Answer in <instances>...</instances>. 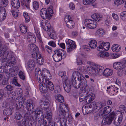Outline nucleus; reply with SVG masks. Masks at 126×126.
Listing matches in <instances>:
<instances>
[{
	"label": "nucleus",
	"mask_w": 126,
	"mask_h": 126,
	"mask_svg": "<svg viewBox=\"0 0 126 126\" xmlns=\"http://www.w3.org/2000/svg\"><path fill=\"white\" fill-rule=\"evenodd\" d=\"M72 82L73 86L76 88H79L81 91L85 90L86 88L87 82L86 79L81 76L77 71L73 73Z\"/></svg>",
	"instance_id": "nucleus-1"
},
{
	"label": "nucleus",
	"mask_w": 126,
	"mask_h": 126,
	"mask_svg": "<svg viewBox=\"0 0 126 126\" xmlns=\"http://www.w3.org/2000/svg\"><path fill=\"white\" fill-rule=\"evenodd\" d=\"M13 53L12 52H9L6 53L3 55L4 56H5V57H3V58L2 60V63L5 62L10 61V62L7 63L5 65L7 66V68L9 69V77H12L15 76V68L14 67L16 62H15V58L13 56Z\"/></svg>",
	"instance_id": "nucleus-2"
},
{
	"label": "nucleus",
	"mask_w": 126,
	"mask_h": 126,
	"mask_svg": "<svg viewBox=\"0 0 126 126\" xmlns=\"http://www.w3.org/2000/svg\"><path fill=\"white\" fill-rule=\"evenodd\" d=\"M58 114L60 116L61 126H71L69 123L66 124L67 119L69 112L68 108L64 104H63L60 105Z\"/></svg>",
	"instance_id": "nucleus-3"
},
{
	"label": "nucleus",
	"mask_w": 126,
	"mask_h": 126,
	"mask_svg": "<svg viewBox=\"0 0 126 126\" xmlns=\"http://www.w3.org/2000/svg\"><path fill=\"white\" fill-rule=\"evenodd\" d=\"M39 89L41 92L43 94L46 93L48 88L50 91H53L54 89L53 83L50 81L45 79L43 83H39Z\"/></svg>",
	"instance_id": "nucleus-4"
},
{
	"label": "nucleus",
	"mask_w": 126,
	"mask_h": 126,
	"mask_svg": "<svg viewBox=\"0 0 126 126\" xmlns=\"http://www.w3.org/2000/svg\"><path fill=\"white\" fill-rule=\"evenodd\" d=\"M49 102L46 101H44L42 100L40 101V107L46 111V113L45 114V118L47 120L48 122L51 121L52 120V114L50 111H48L49 107Z\"/></svg>",
	"instance_id": "nucleus-5"
},
{
	"label": "nucleus",
	"mask_w": 126,
	"mask_h": 126,
	"mask_svg": "<svg viewBox=\"0 0 126 126\" xmlns=\"http://www.w3.org/2000/svg\"><path fill=\"white\" fill-rule=\"evenodd\" d=\"M52 8V6H50L49 8L47 9V11L46 8H42L40 12V14L42 17L44 19L47 18L50 19L53 13Z\"/></svg>",
	"instance_id": "nucleus-6"
},
{
	"label": "nucleus",
	"mask_w": 126,
	"mask_h": 126,
	"mask_svg": "<svg viewBox=\"0 0 126 126\" xmlns=\"http://www.w3.org/2000/svg\"><path fill=\"white\" fill-rule=\"evenodd\" d=\"M79 97L80 102L84 100L85 102L87 104L91 103L95 97V95L92 93L88 95L87 96H84L83 94H79Z\"/></svg>",
	"instance_id": "nucleus-7"
},
{
	"label": "nucleus",
	"mask_w": 126,
	"mask_h": 126,
	"mask_svg": "<svg viewBox=\"0 0 126 126\" xmlns=\"http://www.w3.org/2000/svg\"><path fill=\"white\" fill-rule=\"evenodd\" d=\"M29 49L31 52L32 56L33 58H35V57L37 56L39 57L40 56V54L39 52L38 48L35 45L33 44H30L28 45Z\"/></svg>",
	"instance_id": "nucleus-8"
},
{
	"label": "nucleus",
	"mask_w": 126,
	"mask_h": 126,
	"mask_svg": "<svg viewBox=\"0 0 126 126\" xmlns=\"http://www.w3.org/2000/svg\"><path fill=\"white\" fill-rule=\"evenodd\" d=\"M31 115V117L29 118H31L32 119L37 120L38 117L42 118L43 117L44 114L42 112V111H41L38 109H36L35 111H32V112H31V114L30 115H27L26 114V116Z\"/></svg>",
	"instance_id": "nucleus-9"
},
{
	"label": "nucleus",
	"mask_w": 126,
	"mask_h": 126,
	"mask_svg": "<svg viewBox=\"0 0 126 126\" xmlns=\"http://www.w3.org/2000/svg\"><path fill=\"white\" fill-rule=\"evenodd\" d=\"M116 117L115 113L113 112L106 117H105L102 121L103 125H109L111 124L112 121Z\"/></svg>",
	"instance_id": "nucleus-10"
},
{
	"label": "nucleus",
	"mask_w": 126,
	"mask_h": 126,
	"mask_svg": "<svg viewBox=\"0 0 126 126\" xmlns=\"http://www.w3.org/2000/svg\"><path fill=\"white\" fill-rule=\"evenodd\" d=\"M63 87L65 91L67 93H69L71 90V85L72 84V80L71 81L69 80L68 78H64L63 79Z\"/></svg>",
	"instance_id": "nucleus-11"
},
{
	"label": "nucleus",
	"mask_w": 126,
	"mask_h": 126,
	"mask_svg": "<svg viewBox=\"0 0 126 126\" xmlns=\"http://www.w3.org/2000/svg\"><path fill=\"white\" fill-rule=\"evenodd\" d=\"M66 43L67 46V51L69 53L73 51L76 47L75 42L70 39H68L66 41Z\"/></svg>",
	"instance_id": "nucleus-12"
},
{
	"label": "nucleus",
	"mask_w": 126,
	"mask_h": 126,
	"mask_svg": "<svg viewBox=\"0 0 126 126\" xmlns=\"http://www.w3.org/2000/svg\"><path fill=\"white\" fill-rule=\"evenodd\" d=\"M34 104L33 101L29 99L27 100L26 104V109L27 110V112H26L27 115H30L32 111L34 108Z\"/></svg>",
	"instance_id": "nucleus-13"
},
{
	"label": "nucleus",
	"mask_w": 126,
	"mask_h": 126,
	"mask_svg": "<svg viewBox=\"0 0 126 126\" xmlns=\"http://www.w3.org/2000/svg\"><path fill=\"white\" fill-rule=\"evenodd\" d=\"M65 20L66 21V24L68 28H72L75 26V23L70 15H66L65 17Z\"/></svg>",
	"instance_id": "nucleus-14"
},
{
	"label": "nucleus",
	"mask_w": 126,
	"mask_h": 126,
	"mask_svg": "<svg viewBox=\"0 0 126 126\" xmlns=\"http://www.w3.org/2000/svg\"><path fill=\"white\" fill-rule=\"evenodd\" d=\"M104 106L103 104L100 102H98L96 103L95 102H93L91 103L89 107L92 108L93 110H94L96 111L103 107Z\"/></svg>",
	"instance_id": "nucleus-15"
},
{
	"label": "nucleus",
	"mask_w": 126,
	"mask_h": 126,
	"mask_svg": "<svg viewBox=\"0 0 126 126\" xmlns=\"http://www.w3.org/2000/svg\"><path fill=\"white\" fill-rule=\"evenodd\" d=\"M113 67L117 70H121L126 67V62L121 63L115 62L113 63Z\"/></svg>",
	"instance_id": "nucleus-16"
},
{
	"label": "nucleus",
	"mask_w": 126,
	"mask_h": 126,
	"mask_svg": "<svg viewBox=\"0 0 126 126\" xmlns=\"http://www.w3.org/2000/svg\"><path fill=\"white\" fill-rule=\"evenodd\" d=\"M41 25L44 30L48 32L52 28L51 27V25L49 22L47 20H43L41 22Z\"/></svg>",
	"instance_id": "nucleus-17"
},
{
	"label": "nucleus",
	"mask_w": 126,
	"mask_h": 126,
	"mask_svg": "<svg viewBox=\"0 0 126 126\" xmlns=\"http://www.w3.org/2000/svg\"><path fill=\"white\" fill-rule=\"evenodd\" d=\"M6 13L5 8L0 6V21H3L6 18Z\"/></svg>",
	"instance_id": "nucleus-18"
},
{
	"label": "nucleus",
	"mask_w": 126,
	"mask_h": 126,
	"mask_svg": "<svg viewBox=\"0 0 126 126\" xmlns=\"http://www.w3.org/2000/svg\"><path fill=\"white\" fill-rule=\"evenodd\" d=\"M35 74L36 77L37 78V80L39 83H41L42 80L41 79L43 80L42 73L40 69L39 68H36L35 70Z\"/></svg>",
	"instance_id": "nucleus-19"
},
{
	"label": "nucleus",
	"mask_w": 126,
	"mask_h": 126,
	"mask_svg": "<svg viewBox=\"0 0 126 126\" xmlns=\"http://www.w3.org/2000/svg\"><path fill=\"white\" fill-rule=\"evenodd\" d=\"M87 69L90 71V73L94 76H96L98 75V71L96 67H94L90 66L88 67Z\"/></svg>",
	"instance_id": "nucleus-20"
},
{
	"label": "nucleus",
	"mask_w": 126,
	"mask_h": 126,
	"mask_svg": "<svg viewBox=\"0 0 126 126\" xmlns=\"http://www.w3.org/2000/svg\"><path fill=\"white\" fill-rule=\"evenodd\" d=\"M29 118L26 117V119H23L21 121L16 122L18 126H26L29 125Z\"/></svg>",
	"instance_id": "nucleus-21"
},
{
	"label": "nucleus",
	"mask_w": 126,
	"mask_h": 126,
	"mask_svg": "<svg viewBox=\"0 0 126 126\" xmlns=\"http://www.w3.org/2000/svg\"><path fill=\"white\" fill-rule=\"evenodd\" d=\"M111 111V109L110 106L105 107L104 109L100 110V113L105 116L110 112Z\"/></svg>",
	"instance_id": "nucleus-22"
},
{
	"label": "nucleus",
	"mask_w": 126,
	"mask_h": 126,
	"mask_svg": "<svg viewBox=\"0 0 126 126\" xmlns=\"http://www.w3.org/2000/svg\"><path fill=\"white\" fill-rule=\"evenodd\" d=\"M54 53H55L58 55H60L63 58H64L65 57V52L62 49H56L55 50Z\"/></svg>",
	"instance_id": "nucleus-23"
},
{
	"label": "nucleus",
	"mask_w": 126,
	"mask_h": 126,
	"mask_svg": "<svg viewBox=\"0 0 126 126\" xmlns=\"http://www.w3.org/2000/svg\"><path fill=\"white\" fill-rule=\"evenodd\" d=\"M27 40L32 44L35 43L36 41V38L35 36L33 34H29L27 37Z\"/></svg>",
	"instance_id": "nucleus-24"
},
{
	"label": "nucleus",
	"mask_w": 126,
	"mask_h": 126,
	"mask_svg": "<svg viewBox=\"0 0 126 126\" xmlns=\"http://www.w3.org/2000/svg\"><path fill=\"white\" fill-rule=\"evenodd\" d=\"M35 62L33 60H29L28 62L27 68L29 70H32L35 66Z\"/></svg>",
	"instance_id": "nucleus-25"
},
{
	"label": "nucleus",
	"mask_w": 126,
	"mask_h": 126,
	"mask_svg": "<svg viewBox=\"0 0 126 126\" xmlns=\"http://www.w3.org/2000/svg\"><path fill=\"white\" fill-rule=\"evenodd\" d=\"M49 35L52 39H55L56 38V35L52 28L48 32Z\"/></svg>",
	"instance_id": "nucleus-26"
},
{
	"label": "nucleus",
	"mask_w": 126,
	"mask_h": 126,
	"mask_svg": "<svg viewBox=\"0 0 126 126\" xmlns=\"http://www.w3.org/2000/svg\"><path fill=\"white\" fill-rule=\"evenodd\" d=\"M113 72L112 70L108 68H106L105 70L103 75L106 77H108L111 76L113 74Z\"/></svg>",
	"instance_id": "nucleus-27"
},
{
	"label": "nucleus",
	"mask_w": 126,
	"mask_h": 126,
	"mask_svg": "<svg viewBox=\"0 0 126 126\" xmlns=\"http://www.w3.org/2000/svg\"><path fill=\"white\" fill-rule=\"evenodd\" d=\"M115 118L113 122V124L116 126L119 125L123 119V116L122 115H120L118 119H116Z\"/></svg>",
	"instance_id": "nucleus-28"
},
{
	"label": "nucleus",
	"mask_w": 126,
	"mask_h": 126,
	"mask_svg": "<svg viewBox=\"0 0 126 126\" xmlns=\"http://www.w3.org/2000/svg\"><path fill=\"white\" fill-rule=\"evenodd\" d=\"M111 49L113 51L117 52H119L120 51L121 47L118 45L115 44L113 45L112 46Z\"/></svg>",
	"instance_id": "nucleus-29"
},
{
	"label": "nucleus",
	"mask_w": 126,
	"mask_h": 126,
	"mask_svg": "<svg viewBox=\"0 0 126 126\" xmlns=\"http://www.w3.org/2000/svg\"><path fill=\"white\" fill-rule=\"evenodd\" d=\"M95 0H83V2L84 5L93 4L92 5L94 6L95 5V4L94 3Z\"/></svg>",
	"instance_id": "nucleus-30"
},
{
	"label": "nucleus",
	"mask_w": 126,
	"mask_h": 126,
	"mask_svg": "<svg viewBox=\"0 0 126 126\" xmlns=\"http://www.w3.org/2000/svg\"><path fill=\"white\" fill-rule=\"evenodd\" d=\"M89 45L91 48H95L97 46V43L95 40H92L89 42Z\"/></svg>",
	"instance_id": "nucleus-31"
},
{
	"label": "nucleus",
	"mask_w": 126,
	"mask_h": 126,
	"mask_svg": "<svg viewBox=\"0 0 126 126\" xmlns=\"http://www.w3.org/2000/svg\"><path fill=\"white\" fill-rule=\"evenodd\" d=\"M96 67L98 71V74L100 75H103L105 70L104 67L101 66H98Z\"/></svg>",
	"instance_id": "nucleus-32"
},
{
	"label": "nucleus",
	"mask_w": 126,
	"mask_h": 126,
	"mask_svg": "<svg viewBox=\"0 0 126 126\" xmlns=\"http://www.w3.org/2000/svg\"><path fill=\"white\" fill-rule=\"evenodd\" d=\"M92 17L95 20L98 21L102 18V16L97 13H95L92 15Z\"/></svg>",
	"instance_id": "nucleus-33"
},
{
	"label": "nucleus",
	"mask_w": 126,
	"mask_h": 126,
	"mask_svg": "<svg viewBox=\"0 0 126 126\" xmlns=\"http://www.w3.org/2000/svg\"><path fill=\"white\" fill-rule=\"evenodd\" d=\"M26 117L29 118V124L30 123L31 126H35L37 124V120L30 118L28 116H26Z\"/></svg>",
	"instance_id": "nucleus-34"
},
{
	"label": "nucleus",
	"mask_w": 126,
	"mask_h": 126,
	"mask_svg": "<svg viewBox=\"0 0 126 126\" xmlns=\"http://www.w3.org/2000/svg\"><path fill=\"white\" fill-rule=\"evenodd\" d=\"M55 98L57 101H59L61 103H62L64 101L63 97L61 95H56L55 96Z\"/></svg>",
	"instance_id": "nucleus-35"
},
{
	"label": "nucleus",
	"mask_w": 126,
	"mask_h": 126,
	"mask_svg": "<svg viewBox=\"0 0 126 126\" xmlns=\"http://www.w3.org/2000/svg\"><path fill=\"white\" fill-rule=\"evenodd\" d=\"M115 90H117L118 89V88L117 87H115L114 85H111L110 86L107 87V91L109 92H110L111 91H115Z\"/></svg>",
	"instance_id": "nucleus-36"
},
{
	"label": "nucleus",
	"mask_w": 126,
	"mask_h": 126,
	"mask_svg": "<svg viewBox=\"0 0 126 126\" xmlns=\"http://www.w3.org/2000/svg\"><path fill=\"white\" fill-rule=\"evenodd\" d=\"M54 61L56 62H58L61 61L63 58L60 55H58L55 53L52 56Z\"/></svg>",
	"instance_id": "nucleus-37"
},
{
	"label": "nucleus",
	"mask_w": 126,
	"mask_h": 126,
	"mask_svg": "<svg viewBox=\"0 0 126 126\" xmlns=\"http://www.w3.org/2000/svg\"><path fill=\"white\" fill-rule=\"evenodd\" d=\"M100 113V111L99 113H96L94 114V120L96 121H97L101 119V116L102 117L104 116L103 114H101Z\"/></svg>",
	"instance_id": "nucleus-38"
},
{
	"label": "nucleus",
	"mask_w": 126,
	"mask_h": 126,
	"mask_svg": "<svg viewBox=\"0 0 126 126\" xmlns=\"http://www.w3.org/2000/svg\"><path fill=\"white\" fill-rule=\"evenodd\" d=\"M18 76L19 78L23 80H26V77L25 73L20 70L18 73Z\"/></svg>",
	"instance_id": "nucleus-39"
},
{
	"label": "nucleus",
	"mask_w": 126,
	"mask_h": 126,
	"mask_svg": "<svg viewBox=\"0 0 126 126\" xmlns=\"http://www.w3.org/2000/svg\"><path fill=\"white\" fill-rule=\"evenodd\" d=\"M109 54L108 52H100L97 54V56L99 57L104 58L109 56Z\"/></svg>",
	"instance_id": "nucleus-40"
},
{
	"label": "nucleus",
	"mask_w": 126,
	"mask_h": 126,
	"mask_svg": "<svg viewBox=\"0 0 126 126\" xmlns=\"http://www.w3.org/2000/svg\"><path fill=\"white\" fill-rule=\"evenodd\" d=\"M20 29L22 33H25L27 32V27L24 24H21L20 25Z\"/></svg>",
	"instance_id": "nucleus-41"
},
{
	"label": "nucleus",
	"mask_w": 126,
	"mask_h": 126,
	"mask_svg": "<svg viewBox=\"0 0 126 126\" xmlns=\"http://www.w3.org/2000/svg\"><path fill=\"white\" fill-rule=\"evenodd\" d=\"M92 22H91L90 25L88 26V27L90 29H93L97 26V22L94 20H92Z\"/></svg>",
	"instance_id": "nucleus-42"
},
{
	"label": "nucleus",
	"mask_w": 126,
	"mask_h": 126,
	"mask_svg": "<svg viewBox=\"0 0 126 126\" xmlns=\"http://www.w3.org/2000/svg\"><path fill=\"white\" fill-rule=\"evenodd\" d=\"M16 93L18 96L17 98H16V99H17V100H18L19 99H20V98L21 99L22 98V90L20 88L17 89L16 90Z\"/></svg>",
	"instance_id": "nucleus-43"
},
{
	"label": "nucleus",
	"mask_w": 126,
	"mask_h": 126,
	"mask_svg": "<svg viewBox=\"0 0 126 126\" xmlns=\"http://www.w3.org/2000/svg\"><path fill=\"white\" fill-rule=\"evenodd\" d=\"M103 47L106 48V50L107 51L109 50L110 47V43L108 42H102L100 43Z\"/></svg>",
	"instance_id": "nucleus-44"
},
{
	"label": "nucleus",
	"mask_w": 126,
	"mask_h": 126,
	"mask_svg": "<svg viewBox=\"0 0 126 126\" xmlns=\"http://www.w3.org/2000/svg\"><path fill=\"white\" fill-rule=\"evenodd\" d=\"M3 114L5 115H11L13 113L12 109H8L4 110L3 111Z\"/></svg>",
	"instance_id": "nucleus-45"
},
{
	"label": "nucleus",
	"mask_w": 126,
	"mask_h": 126,
	"mask_svg": "<svg viewBox=\"0 0 126 126\" xmlns=\"http://www.w3.org/2000/svg\"><path fill=\"white\" fill-rule=\"evenodd\" d=\"M35 58H36L37 59L36 61L37 63L41 65H42L44 63V60L43 58L41 57V55L40 57H38L37 56L35 57Z\"/></svg>",
	"instance_id": "nucleus-46"
},
{
	"label": "nucleus",
	"mask_w": 126,
	"mask_h": 126,
	"mask_svg": "<svg viewBox=\"0 0 126 126\" xmlns=\"http://www.w3.org/2000/svg\"><path fill=\"white\" fill-rule=\"evenodd\" d=\"M121 18L123 20L126 21V11H124L122 12L120 14Z\"/></svg>",
	"instance_id": "nucleus-47"
},
{
	"label": "nucleus",
	"mask_w": 126,
	"mask_h": 126,
	"mask_svg": "<svg viewBox=\"0 0 126 126\" xmlns=\"http://www.w3.org/2000/svg\"><path fill=\"white\" fill-rule=\"evenodd\" d=\"M24 101H18L16 102V109H20L21 107H22Z\"/></svg>",
	"instance_id": "nucleus-48"
},
{
	"label": "nucleus",
	"mask_w": 126,
	"mask_h": 126,
	"mask_svg": "<svg viewBox=\"0 0 126 126\" xmlns=\"http://www.w3.org/2000/svg\"><path fill=\"white\" fill-rule=\"evenodd\" d=\"M23 16L25 19L26 22H29L30 20V18L28 16V14L26 12H24L23 13Z\"/></svg>",
	"instance_id": "nucleus-49"
},
{
	"label": "nucleus",
	"mask_w": 126,
	"mask_h": 126,
	"mask_svg": "<svg viewBox=\"0 0 126 126\" xmlns=\"http://www.w3.org/2000/svg\"><path fill=\"white\" fill-rule=\"evenodd\" d=\"M123 1V0H115L114 3L115 5L119 6L124 3Z\"/></svg>",
	"instance_id": "nucleus-50"
},
{
	"label": "nucleus",
	"mask_w": 126,
	"mask_h": 126,
	"mask_svg": "<svg viewBox=\"0 0 126 126\" xmlns=\"http://www.w3.org/2000/svg\"><path fill=\"white\" fill-rule=\"evenodd\" d=\"M96 33L100 36H102L105 34L103 29H99L98 30L96 31Z\"/></svg>",
	"instance_id": "nucleus-51"
},
{
	"label": "nucleus",
	"mask_w": 126,
	"mask_h": 126,
	"mask_svg": "<svg viewBox=\"0 0 126 126\" xmlns=\"http://www.w3.org/2000/svg\"><path fill=\"white\" fill-rule=\"evenodd\" d=\"M8 4V0H0V5L6 7Z\"/></svg>",
	"instance_id": "nucleus-52"
},
{
	"label": "nucleus",
	"mask_w": 126,
	"mask_h": 126,
	"mask_svg": "<svg viewBox=\"0 0 126 126\" xmlns=\"http://www.w3.org/2000/svg\"><path fill=\"white\" fill-rule=\"evenodd\" d=\"M9 106V102L8 100L7 99L5 101L2 105V107L6 108H8Z\"/></svg>",
	"instance_id": "nucleus-53"
},
{
	"label": "nucleus",
	"mask_w": 126,
	"mask_h": 126,
	"mask_svg": "<svg viewBox=\"0 0 126 126\" xmlns=\"http://www.w3.org/2000/svg\"><path fill=\"white\" fill-rule=\"evenodd\" d=\"M97 50L100 51H106V48L105 47H103L100 44L99 47H97Z\"/></svg>",
	"instance_id": "nucleus-54"
},
{
	"label": "nucleus",
	"mask_w": 126,
	"mask_h": 126,
	"mask_svg": "<svg viewBox=\"0 0 126 126\" xmlns=\"http://www.w3.org/2000/svg\"><path fill=\"white\" fill-rule=\"evenodd\" d=\"M33 7L36 10H37L39 8L38 2L37 1H34L33 3Z\"/></svg>",
	"instance_id": "nucleus-55"
},
{
	"label": "nucleus",
	"mask_w": 126,
	"mask_h": 126,
	"mask_svg": "<svg viewBox=\"0 0 126 126\" xmlns=\"http://www.w3.org/2000/svg\"><path fill=\"white\" fill-rule=\"evenodd\" d=\"M38 39L39 41L41 43H42L41 37L39 31H37L36 33Z\"/></svg>",
	"instance_id": "nucleus-56"
},
{
	"label": "nucleus",
	"mask_w": 126,
	"mask_h": 126,
	"mask_svg": "<svg viewBox=\"0 0 126 126\" xmlns=\"http://www.w3.org/2000/svg\"><path fill=\"white\" fill-rule=\"evenodd\" d=\"M38 39L39 41L41 43H42L41 37L39 31H37L36 33Z\"/></svg>",
	"instance_id": "nucleus-57"
},
{
	"label": "nucleus",
	"mask_w": 126,
	"mask_h": 126,
	"mask_svg": "<svg viewBox=\"0 0 126 126\" xmlns=\"http://www.w3.org/2000/svg\"><path fill=\"white\" fill-rule=\"evenodd\" d=\"M93 20L91 19H87L85 20L84 21V24L85 25L88 27V26L90 25L91 22H92Z\"/></svg>",
	"instance_id": "nucleus-58"
},
{
	"label": "nucleus",
	"mask_w": 126,
	"mask_h": 126,
	"mask_svg": "<svg viewBox=\"0 0 126 126\" xmlns=\"http://www.w3.org/2000/svg\"><path fill=\"white\" fill-rule=\"evenodd\" d=\"M6 66H5L3 68H2V67L0 68V73H2L4 72L5 71L7 73L8 72V68H6V67H7Z\"/></svg>",
	"instance_id": "nucleus-59"
},
{
	"label": "nucleus",
	"mask_w": 126,
	"mask_h": 126,
	"mask_svg": "<svg viewBox=\"0 0 126 126\" xmlns=\"http://www.w3.org/2000/svg\"><path fill=\"white\" fill-rule=\"evenodd\" d=\"M48 44L50 46L53 47H55L56 46L55 42L54 41H50L48 43Z\"/></svg>",
	"instance_id": "nucleus-60"
},
{
	"label": "nucleus",
	"mask_w": 126,
	"mask_h": 126,
	"mask_svg": "<svg viewBox=\"0 0 126 126\" xmlns=\"http://www.w3.org/2000/svg\"><path fill=\"white\" fill-rule=\"evenodd\" d=\"M9 78V77H7V78H6L4 79H3L2 82V84L3 85H4L7 84L8 83V80Z\"/></svg>",
	"instance_id": "nucleus-61"
},
{
	"label": "nucleus",
	"mask_w": 126,
	"mask_h": 126,
	"mask_svg": "<svg viewBox=\"0 0 126 126\" xmlns=\"http://www.w3.org/2000/svg\"><path fill=\"white\" fill-rule=\"evenodd\" d=\"M5 88L7 91H11L14 89V87L10 85H8L5 87Z\"/></svg>",
	"instance_id": "nucleus-62"
},
{
	"label": "nucleus",
	"mask_w": 126,
	"mask_h": 126,
	"mask_svg": "<svg viewBox=\"0 0 126 126\" xmlns=\"http://www.w3.org/2000/svg\"><path fill=\"white\" fill-rule=\"evenodd\" d=\"M59 75L62 78L63 76L64 77L66 75V73L65 71H60L59 72Z\"/></svg>",
	"instance_id": "nucleus-63"
},
{
	"label": "nucleus",
	"mask_w": 126,
	"mask_h": 126,
	"mask_svg": "<svg viewBox=\"0 0 126 126\" xmlns=\"http://www.w3.org/2000/svg\"><path fill=\"white\" fill-rule=\"evenodd\" d=\"M119 109L120 110L123 112V111L126 110V107L124 105H121L119 107Z\"/></svg>",
	"instance_id": "nucleus-64"
}]
</instances>
